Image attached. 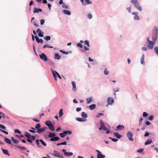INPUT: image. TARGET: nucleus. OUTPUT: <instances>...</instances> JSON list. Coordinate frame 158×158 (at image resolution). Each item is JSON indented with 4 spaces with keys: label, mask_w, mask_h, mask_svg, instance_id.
<instances>
[{
    "label": "nucleus",
    "mask_w": 158,
    "mask_h": 158,
    "mask_svg": "<svg viewBox=\"0 0 158 158\" xmlns=\"http://www.w3.org/2000/svg\"><path fill=\"white\" fill-rule=\"evenodd\" d=\"M158 35V28L156 26H154L152 31V41L156 42Z\"/></svg>",
    "instance_id": "obj_1"
},
{
    "label": "nucleus",
    "mask_w": 158,
    "mask_h": 158,
    "mask_svg": "<svg viewBox=\"0 0 158 158\" xmlns=\"http://www.w3.org/2000/svg\"><path fill=\"white\" fill-rule=\"evenodd\" d=\"M131 2L133 4L135 7L138 10L140 11L142 10V7L139 6L138 2V0H131Z\"/></svg>",
    "instance_id": "obj_2"
},
{
    "label": "nucleus",
    "mask_w": 158,
    "mask_h": 158,
    "mask_svg": "<svg viewBox=\"0 0 158 158\" xmlns=\"http://www.w3.org/2000/svg\"><path fill=\"white\" fill-rule=\"evenodd\" d=\"M100 127L99 128V130H102L103 129L104 131L107 130V128L104 125V123L103 122L102 120H101L100 121Z\"/></svg>",
    "instance_id": "obj_3"
},
{
    "label": "nucleus",
    "mask_w": 158,
    "mask_h": 158,
    "mask_svg": "<svg viewBox=\"0 0 158 158\" xmlns=\"http://www.w3.org/2000/svg\"><path fill=\"white\" fill-rule=\"evenodd\" d=\"M40 58V59L44 61H47L48 60L47 57L44 53H42L39 55Z\"/></svg>",
    "instance_id": "obj_4"
},
{
    "label": "nucleus",
    "mask_w": 158,
    "mask_h": 158,
    "mask_svg": "<svg viewBox=\"0 0 158 158\" xmlns=\"http://www.w3.org/2000/svg\"><path fill=\"white\" fill-rule=\"evenodd\" d=\"M127 136L129 140L131 141L133 140V139L132 138L133 134L130 131H128L127 133Z\"/></svg>",
    "instance_id": "obj_5"
},
{
    "label": "nucleus",
    "mask_w": 158,
    "mask_h": 158,
    "mask_svg": "<svg viewBox=\"0 0 158 158\" xmlns=\"http://www.w3.org/2000/svg\"><path fill=\"white\" fill-rule=\"evenodd\" d=\"M47 129V127H44L37 130L36 132L37 133L40 134L45 131Z\"/></svg>",
    "instance_id": "obj_6"
},
{
    "label": "nucleus",
    "mask_w": 158,
    "mask_h": 158,
    "mask_svg": "<svg viewBox=\"0 0 158 158\" xmlns=\"http://www.w3.org/2000/svg\"><path fill=\"white\" fill-rule=\"evenodd\" d=\"M107 102L108 105H112L114 102V100L112 98L109 97L107 98Z\"/></svg>",
    "instance_id": "obj_7"
},
{
    "label": "nucleus",
    "mask_w": 158,
    "mask_h": 158,
    "mask_svg": "<svg viewBox=\"0 0 158 158\" xmlns=\"http://www.w3.org/2000/svg\"><path fill=\"white\" fill-rule=\"evenodd\" d=\"M155 42H153L152 41H150L148 43V48L150 49H152L153 48V46L154 44H155Z\"/></svg>",
    "instance_id": "obj_8"
},
{
    "label": "nucleus",
    "mask_w": 158,
    "mask_h": 158,
    "mask_svg": "<svg viewBox=\"0 0 158 158\" xmlns=\"http://www.w3.org/2000/svg\"><path fill=\"white\" fill-rule=\"evenodd\" d=\"M53 152L54 153L52 154V155L54 156L55 157H59L60 156V153L58 152L55 150H54Z\"/></svg>",
    "instance_id": "obj_9"
},
{
    "label": "nucleus",
    "mask_w": 158,
    "mask_h": 158,
    "mask_svg": "<svg viewBox=\"0 0 158 158\" xmlns=\"http://www.w3.org/2000/svg\"><path fill=\"white\" fill-rule=\"evenodd\" d=\"M60 138L58 136H54L52 138H50V140L51 141H56L58 140Z\"/></svg>",
    "instance_id": "obj_10"
},
{
    "label": "nucleus",
    "mask_w": 158,
    "mask_h": 158,
    "mask_svg": "<svg viewBox=\"0 0 158 158\" xmlns=\"http://www.w3.org/2000/svg\"><path fill=\"white\" fill-rule=\"evenodd\" d=\"M76 119L77 121L80 122H85V121H86L87 119L86 118L85 119H83L82 118H79V117H77L76 118Z\"/></svg>",
    "instance_id": "obj_11"
},
{
    "label": "nucleus",
    "mask_w": 158,
    "mask_h": 158,
    "mask_svg": "<svg viewBox=\"0 0 158 158\" xmlns=\"http://www.w3.org/2000/svg\"><path fill=\"white\" fill-rule=\"evenodd\" d=\"M42 11V10L40 8H38L36 7H35L34 8V10H33V13H38L39 12H41Z\"/></svg>",
    "instance_id": "obj_12"
},
{
    "label": "nucleus",
    "mask_w": 158,
    "mask_h": 158,
    "mask_svg": "<svg viewBox=\"0 0 158 158\" xmlns=\"http://www.w3.org/2000/svg\"><path fill=\"white\" fill-rule=\"evenodd\" d=\"M56 135V134L55 133L49 132V134L48 135V138H52L55 136Z\"/></svg>",
    "instance_id": "obj_13"
},
{
    "label": "nucleus",
    "mask_w": 158,
    "mask_h": 158,
    "mask_svg": "<svg viewBox=\"0 0 158 158\" xmlns=\"http://www.w3.org/2000/svg\"><path fill=\"white\" fill-rule=\"evenodd\" d=\"M51 70L53 76L54 78V80L56 81H57V76H56V74L54 73V70L52 68H51L50 69Z\"/></svg>",
    "instance_id": "obj_14"
},
{
    "label": "nucleus",
    "mask_w": 158,
    "mask_h": 158,
    "mask_svg": "<svg viewBox=\"0 0 158 158\" xmlns=\"http://www.w3.org/2000/svg\"><path fill=\"white\" fill-rule=\"evenodd\" d=\"M113 134L118 139H119L122 137V135L118 134L117 132H114Z\"/></svg>",
    "instance_id": "obj_15"
},
{
    "label": "nucleus",
    "mask_w": 158,
    "mask_h": 158,
    "mask_svg": "<svg viewBox=\"0 0 158 158\" xmlns=\"http://www.w3.org/2000/svg\"><path fill=\"white\" fill-rule=\"evenodd\" d=\"M1 149L3 153L7 155L8 156H9L10 155L9 153L8 152V150L6 149H4L1 148Z\"/></svg>",
    "instance_id": "obj_16"
},
{
    "label": "nucleus",
    "mask_w": 158,
    "mask_h": 158,
    "mask_svg": "<svg viewBox=\"0 0 158 158\" xmlns=\"http://www.w3.org/2000/svg\"><path fill=\"white\" fill-rule=\"evenodd\" d=\"M144 60V54H143L141 59V63L143 65H145V61Z\"/></svg>",
    "instance_id": "obj_17"
},
{
    "label": "nucleus",
    "mask_w": 158,
    "mask_h": 158,
    "mask_svg": "<svg viewBox=\"0 0 158 158\" xmlns=\"http://www.w3.org/2000/svg\"><path fill=\"white\" fill-rule=\"evenodd\" d=\"M54 58L56 59L59 60L61 58V56L58 53H56L54 55Z\"/></svg>",
    "instance_id": "obj_18"
},
{
    "label": "nucleus",
    "mask_w": 158,
    "mask_h": 158,
    "mask_svg": "<svg viewBox=\"0 0 158 158\" xmlns=\"http://www.w3.org/2000/svg\"><path fill=\"white\" fill-rule=\"evenodd\" d=\"M65 14L69 15H71V12L68 10H63L62 11Z\"/></svg>",
    "instance_id": "obj_19"
},
{
    "label": "nucleus",
    "mask_w": 158,
    "mask_h": 158,
    "mask_svg": "<svg viewBox=\"0 0 158 158\" xmlns=\"http://www.w3.org/2000/svg\"><path fill=\"white\" fill-rule=\"evenodd\" d=\"M24 135L27 138H30L31 135L27 132H25L24 134Z\"/></svg>",
    "instance_id": "obj_20"
},
{
    "label": "nucleus",
    "mask_w": 158,
    "mask_h": 158,
    "mask_svg": "<svg viewBox=\"0 0 158 158\" xmlns=\"http://www.w3.org/2000/svg\"><path fill=\"white\" fill-rule=\"evenodd\" d=\"M72 84L73 85V91H76V87L75 82L74 81H72Z\"/></svg>",
    "instance_id": "obj_21"
},
{
    "label": "nucleus",
    "mask_w": 158,
    "mask_h": 158,
    "mask_svg": "<svg viewBox=\"0 0 158 158\" xmlns=\"http://www.w3.org/2000/svg\"><path fill=\"white\" fill-rule=\"evenodd\" d=\"M5 141L8 144H10L11 143V140L9 139L6 138H5L4 139Z\"/></svg>",
    "instance_id": "obj_22"
},
{
    "label": "nucleus",
    "mask_w": 158,
    "mask_h": 158,
    "mask_svg": "<svg viewBox=\"0 0 158 158\" xmlns=\"http://www.w3.org/2000/svg\"><path fill=\"white\" fill-rule=\"evenodd\" d=\"M81 117L83 119H85L88 117V115L87 114L85 113V112H83L81 114Z\"/></svg>",
    "instance_id": "obj_23"
},
{
    "label": "nucleus",
    "mask_w": 158,
    "mask_h": 158,
    "mask_svg": "<svg viewBox=\"0 0 158 158\" xmlns=\"http://www.w3.org/2000/svg\"><path fill=\"white\" fill-rule=\"evenodd\" d=\"M89 107L90 110H93L96 108V105L95 104H93L89 105Z\"/></svg>",
    "instance_id": "obj_24"
},
{
    "label": "nucleus",
    "mask_w": 158,
    "mask_h": 158,
    "mask_svg": "<svg viewBox=\"0 0 158 158\" xmlns=\"http://www.w3.org/2000/svg\"><path fill=\"white\" fill-rule=\"evenodd\" d=\"M98 153L97 158H105V156L102 155L101 152Z\"/></svg>",
    "instance_id": "obj_25"
},
{
    "label": "nucleus",
    "mask_w": 158,
    "mask_h": 158,
    "mask_svg": "<svg viewBox=\"0 0 158 158\" xmlns=\"http://www.w3.org/2000/svg\"><path fill=\"white\" fill-rule=\"evenodd\" d=\"M48 127L49 129L51 131H55V128L54 127L53 124H52Z\"/></svg>",
    "instance_id": "obj_26"
},
{
    "label": "nucleus",
    "mask_w": 158,
    "mask_h": 158,
    "mask_svg": "<svg viewBox=\"0 0 158 158\" xmlns=\"http://www.w3.org/2000/svg\"><path fill=\"white\" fill-rule=\"evenodd\" d=\"M45 123L48 127L52 124V122L50 120L46 121L45 122Z\"/></svg>",
    "instance_id": "obj_27"
},
{
    "label": "nucleus",
    "mask_w": 158,
    "mask_h": 158,
    "mask_svg": "<svg viewBox=\"0 0 158 158\" xmlns=\"http://www.w3.org/2000/svg\"><path fill=\"white\" fill-rule=\"evenodd\" d=\"M152 140L151 139H149L147 140L145 143L144 144L145 145H147L150 144L152 142Z\"/></svg>",
    "instance_id": "obj_28"
},
{
    "label": "nucleus",
    "mask_w": 158,
    "mask_h": 158,
    "mask_svg": "<svg viewBox=\"0 0 158 158\" xmlns=\"http://www.w3.org/2000/svg\"><path fill=\"white\" fill-rule=\"evenodd\" d=\"M40 139H37L35 141V142L38 148L42 147L40 145Z\"/></svg>",
    "instance_id": "obj_29"
},
{
    "label": "nucleus",
    "mask_w": 158,
    "mask_h": 158,
    "mask_svg": "<svg viewBox=\"0 0 158 158\" xmlns=\"http://www.w3.org/2000/svg\"><path fill=\"white\" fill-rule=\"evenodd\" d=\"M93 100L92 99V97H90L89 98H87L86 99V101H87V104L89 103Z\"/></svg>",
    "instance_id": "obj_30"
},
{
    "label": "nucleus",
    "mask_w": 158,
    "mask_h": 158,
    "mask_svg": "<svg viewBox=\"0 0 158 158\" xmlns=\"http://www.w3.org/2000/svg\"><path fill=\"white\" fill-rule=\"evenodd\" d=\"M117 128L119 130H121L124 128V127L123 125H119L117 127Z\"/></svg>",
    "instance_id": "obj_31"
},
{
    "label": "nucleus",
    "mask_w": 158,
    "mask_h": 158,
    "mask_svg": "<svg viewBox=\"0 0 158 158\" xmlns=\"http://www.w3.org/2000/svg\"><path fill=\"white\" fill-rule=\"evenodd\" d=\"M15 147H16L22 150H25L27 149L26 148L24 147H21L18 145H16Z\"/></svg>",
    "instance_id": "obj_32"
},
{
    "label": "nucleus",
    "mask_w": 158,
    "mask_h": 158,
    "mask_svg": "<svg viewBox=\"0 0 158 158\" xmlns=\"http://www.w3.org/2000/svg\"><path fill=\"white\" fill-rule=\"evenodd\" d=\"M154 51L156 54L158 56V46H155L154 48Z\"/></svg>",
    "instance_id": "obj_33"
},
{
    "label": "nucleus",
    "mask_w": 158,
    "mask_h": 158,
    "mask_svg": "<svg viewBox=\"0 0 158 158\" xmlns=\"http://www.w3.org/2000/svg\"><path fill=\"white\" fill-rule=\"evenodd\" d=\"M59 117H60L61 116H62L63 115V114L62 109H61L60 110H59Z\"/></svg>",
    "instance_id": "obj_34"
},
{
    "label": "nucleus",
    "mask_w": 158,
    "mask_h": 158,
    "mask_svg": "<svg viewBox=\"0 0 158 158\" xmlns=\"http://www.w3.org/2000/svg\"><path fill=\"white\" fill-rule=\"evenodd\" d=\"M40 127L41 124L40 123H37L35 126V128L37 129V130H38L39 128H40Z\"/></svg>",
    "instance_id": "obj_35"
},
{
    "label": "nucleus",
    "mask_w": 158,
    "mask_h": 158,
    "mask_svg": "<svg viewBox=\"0 0 158 158\" xmlns=\"http://www.w3.org/2000/svg\"><path fill=\"white\" fill-rule=\"evenodd\" d=\"M46 48H53V47L52 46H50L49 45L45 44L44 45L43 47V48L45 49Z\"/></svg>",
    "instance_id": "obj_36"
},
{
    "label": "nucleus",
    "mask_w": 158,
    "mask_h": 158,
    "mask_svg": "<svg viewBox=\"0 0 158 158\" xmlns=\"http://www.w3.org/2000/svg\"><path fill=\"white\" fill-rule=\"evenodd\" d=\"M92 3V2L90 1L89 0H85V5L91 4Z\"/></svg>",
    "instance_id": "obj_37"
},
{
    "label": "nucleus",
    "mask_w": 158,
    "mask_h": 158,
    "mask_svg": "<svg viewBox=\"0 0 158 158\" xmlns=\"http://www.w3.org/2000/svg\"><path fill=\"white\" fill-rule=\"evenodd\" d=\"M27 141L30 143V144L33 146H34V144L32 143V140L30 138L27 139Z\"/></svg>",
    "instance_id": "obj_38"
},
{
    "label": "nucleus",
    "mask_w": 158,
    "mask_h": 158,
    "mask_svg": "<svg viewBox=\"0 0 158 158\" xmlns=\"http://www.w3.org/2000/svg\"><path fill=\"white\" fill-rule=\"evenodd\" d=\"M73 155V153L72 152H67L65 156H70Z\"/></svg>",
    "instance_id": "obj_39"
},
{
    "label": "nucleus",
    "mask_w": 158,
    "mask_h": 158,
    "mask_svg": "<svg viewBox=\"0 0 158 158\" xmlns=\"http://www.w3.org/2000/svg\"><path fill=\"white\" fill-rule=\"evenodd\" d=\"M51 37L50 36H46L45 37H44V39L46 40V41H48L49 40L51 39Z\"/></svg>",
    "instance_id": "obj_40"
},
{
    "label": "nucleus",
    "mask_w": 158,
    "mask_h": 158,
    "mask_svg": "<svg viewBox=\"0 0 158 158\" xmlns=\"http://www.w3.org/2000/svg\"><path fill=\"white\" fill-rule=\"evenodd\" d=\"M54 73H55V74H56V76H57L60 79H61L62 78L60 76V74H59V73L57 72L55 70H54Z\"/></svg>",
    "instance_id": "obj_41"
},
{
    "label": "nucleus",
    "mask_w": 158,
    "mask_h": 158,
    "mask_svg": "<svg viewBox=\"0 0 158 158\" xmlns=\"http://www.w3.org/2000/svg\"><path fill=\"white\" fill-rule=\"evenodd\" d=\"M40 143L43 146H47V144L42 139H40Z\"/></svg>",
    "instance_id": "obj_42"
},
{
    "label": "nucleus",
    "mask_w": 158,
    "mask_h": 158,
    "mask_svg": "<svg viewBox=\"0 0 158 158\" xmlns=\"http://www.w3.org/2000/svg\"><path fill=\"white\" fill-rule=\"evenodd\" d=\"M49 64L52 66H55V63L52 60H49Z\"/></svg>",
    "instance_id": "obj_43"
},
{
    "label": "nucleus",
    "mask_w": 158,
    "mask_h": 158,
    "mask_svg": "<svg viewBox=\"0 0 158 158\" xmlns=\"http://www.w3.org/2000/svg\"><path fill=\"white\" fill-rule=\"evenodd\" d=\"M60 52L62 53L63 54H68L69 53V52H65L64 51L62 50H60Z\"/></svg>",
    "instance_id": "obj_44"
},
{
    "label": "nucleus",
    "mask_w": 158,
    "mask_h": 158,
    "mask_svg": "<svg viewBox=\"0 0 158 158\" xmlns=\"http://www.w3.org/2000/svg\"><path fill=\"white\" fill-rule=\"evenodd\" d=\"M104 73V75H108L109 73V71L107 70L106 68L105 69Z\"/></svg>",
    "instance_id": "obj_45"
},
{
    "label": "nucleus",
    "mask_w": 158,
    "mask_h": 158,
    "mask_svg": "<svg viewBox=\"0 0 158 158\" xmlns=\"http://www.w3.org/2000/svg\"><path fill=\"white\" fill-rule=\"evenodd\" d=\"M103 115H104V114L103 113H99L97 114V115H96V117L97 118H98L101 116Z\"/></svg>",
    "instance_id": "obj_46"
},
{
    "label": "nucleus",
    "mask_w": 158,
    "mask_h": 158,
    "mask_svg": "<svg viewBox=\"0 0 158 158\" xmlns=\"http://www.w3.org/2000/svg\"><path fill=\"white\" fill-rule=\"evenodd\" d=\"M0 128L4 130H6V127L4 125L0 124Z\"/></svg>",
    "instance_id": "obj_47"
},
{
    "label": "nucleus",
    "mask_w": 158,
    "mask_h": 158,
    "mask_svg": "<svg viewBox=\"0 0 158 158\" xmlns=\"http://www.w3.org/2000/svg\"><path fill=\"white\" fill-rule=\"evenodd\" d=\"M44 32L43 31H41L40 32H39L38 33V35L40 37H43L44 36L43 35Z\"/></svg>",
    "instance_id": "obj_48"
},
{
    "label": "nucleus",
    "mask_w": 158,
    "mask_h": 158,
    "mask_svg": "<svg viewBox=\"0 0 158 158\" xmlns=\"http://www.w3.org/2000/svg\"><path fill=\"white\" fill-rule=\"evenodd\" d=\"M134 19L135 20H139V17L137 15H136L134 17Z\"/></svg>",
    "instance_id": "obj_49"
},
{
    "label": "nucleus",
    "mask_w": 158,
    "mask_h": 158,
    "mask_svg": "<svg viewBox=\"0 0 158 158\" xmlns=\"http://www.w3.org/2000/svg\"><path fill=\"white\" fill-rule=\"evenodd\" d=\"M62 7L65 9H68L69 8L68 6L66 5L64 3L62 5Z\"/></svg>",
    "instance_id": "obj_50"
},
{
    "label": "nucleus",
    "mask_w": 158,
    "mask_h": 158,
    "mask_svg": "<svg viewBox=\"0 0 158 158\" xmlns=\"http://www.w3.org/2000/svg\"><path fill=\"white\" fill-rule=\"evenodd\" d=\"M14 131L15 133H17L19 134H21V132L20 131L17 129H15Z\"/></svg>",
    "instance_id": "obj_51"
},
{
    "label": "nucleus",
    "mask_w": 158,
    "mask_h": 158,
    "mask_svg": "<svg viewBox=\"0 0 158 158\" xmlns=\"http://www.w3.org/2000/svg\"><path fill=\"white\" fill-rule=\"evenodd\" d=\"M148 114L146 112H143V117H147L148 116Z\"/></svg>",
    "instance_id": "obj_52"
},
{
    "label": "nucleus",
    "mask_w": 158,
    "mask_h": 158,
    "mask_svg": "<svg viewBox=\"0 0 158 158\" xmlns=\"http://www.w3.org/2000/svg\"><path fill=\"white\" fill-rule=\"evenodd\" d=\"M153 118H154L153 116V115H151L149 117V118H148V120H149L152 121L153 120Z\"/></svg>",
    "instance_id": "obj_53"
},
{
    "label": "nucleus",
    "mask_w": 158,
    "mask_h": 158,
    "mask_svg": "<svg viewBox=\"0 0 158 158\" xmlns=\"http://www.w3.org/2000/svg\"><path fill=\"white\" fill-rule=\"evenodd\" d=\"M45 22V20L44 19H41L40 20V25H43Z\"/></svg>",
    "instance_id": "obj_54"
},
{
    "label": "nucleus",
    "mask_w": 158,
    "mask_h": 158,
    "mask_svg": "<svg viewBox=\"0 0 158 158\" xmlns=\"http://www.w3.org/2000/svg\"><path fill=\"white\" fill-rule=\"evenodd\" d=\"M0 130L2 132L4 133V134H5L6 135H8V132L7 131H6L3 130H2L0 129Z\"/></svg>",
    "instance_id": "obj_55"
},
{
    "label": "nucleus",
    "mask_w": 158,
    "mask_h": 158,
    "mask_svg": "<svg viewBox=\"0 0 158 158\" xmlns=\"http://www.w3.org/2000/svg\"><path fill=\"white\" fill-rule=\"evenodd\" d=\"M30 138L32 140H35V136L31 135Z\"/></svg>",
    "instance_id": "obj_56"
},
{
    "label": "nucleus",
    "mask_w": 158,
    "mask_h": 158,
    "mask_svg": "<svg viewBox=\"0 0 158 158\" xmlns=\"http://www.w3.org/2000/svg\"><path fill=\"white\" fill-rule=\"evenodd\" d=\"M13 142L15 144H17L19 142L18 140L15 139L13 141Z\"/></svg>",
    "instance_id": "obj_57"
},
{
    "label": "nucleus",
    "mask_w": 158,
    "mask_h": 158,
    "mask_svg": "<svg viewBox=\"0 0 158 158\" xmlns=\"http://www.w3.org/2000/svg\"><path fill=\"white\" fill-rule=\"evenodd\" d=\"M77 47H79L80 48H82V45L81 43H78L77 44Z\"/></svg>",
    "instance_id": "obj_58"
},
{
    "label": "nucleus",
    "mask_w": 158,
    "mask_h": 158,
    "mask_svg": "<svg viewBox=\"0 0 158 158\" xmlns=\"http://www.w3.org/2000/svg\"><path fill=\"white\" fill-rule=\"evenodd\" d=\"M59 135L61 138H63L65 136L63 133H60Z\"/></svg>",
    "instance_id": "obj_59"
},
{
    "label": "nucleus",
    "mask_w": 158,
    "mask_h": 158,
    "mask_svg": "<svg viewBox=\"0 0 158 158\" xmlns=\"http://www.w3.org/2000/svg\"><path fill=\"white\" fill-rule=\"evenodd\" d=\"M43 42V41L42 39H39L38 41L37 42L38 43H40L42 44Z\"/></svg>",
    "instance_id": "obj_60"
},
{
    "label": "nucleus",
    "mask_w": 158,
    "mask_h": 158,
    "mask_svg": "<svg viewBox=\"0 0 158 158\" xmlns=\"http://www.w3.org/2000/svg\"><path fill=\"white\" fill-rule=\"evenodd\" d=\"M149 134H150V133L146 131L145 132V134L144 135V136L145 137H148V135Z\"/></svg>",
    "instance_id": "obj_61"
},
{
    "label": "nucleus",
    "mask_w": 158,
    "mask_h": 158,
    "mask_svg": "<svg viewBox=\"0 0 158 158\" xmlns=\"http://www.w3.org/2000/svg\"><path fill=\"white\" fill-rule=\"evenodd\" d=\"M127 10L128 11V12L130 13H131V7H127L126 8Z\"/></svg>",
    "instance_id": "obj_62"
},
{
    "label": "nucleus",
    "mask_w": 158,
    "mask_h": 158,
    "mask_svg": "<svg viewBox=\"0 0 158 158\" xmlns=\"http://www.w3.org/2000/svg\"><path fill=\"white\" fill-rule=\"evenodd\" d=\"M87 17L88 19H90L92 18V15L90 14H89L88 15Z\"/></svg>",
    "instance_id": "obj_63"
},
{
    "label": "nucleus",
    "mask_w": 158,
    "mask_h": 158,
    "mask_svg": "<svg viewBox=\"0 0 158 158\" xmlns=\"http://www.w3.org/2000/svg\"><path fill=\"white\" fill-rule=\"evenodd\" d=\"M143 149L140 148L137 150V152L139 153H141L143 151Z\"/></svg>",
    "instance_id": "obj_64"
}]
</instances>
